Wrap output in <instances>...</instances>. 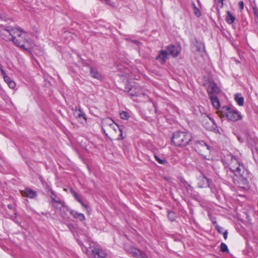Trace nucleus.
Returning <instances> with one entry per match:
<instances>
[{
    "instance_id": "dca6fc26",
    "label": "nucleus",
    "mask_w": 258,
    "mask_h": 258,
    "mask_svg": "<svg viewBox=\"0 0 258 258\" xmlns=\"http://www.w3.org/2000/svg\"><path fill=\"white\" fill-rule=\"evenodd\" d=\"M168 53L165 50H162L160 51L158 55L156 57V59L159 61L163 64L166 60L168 59Z\"/></svg>"
},
{
    "instance_id": "20e7f679",
    "label": "nucleus",
    "mask_w": 258,
    "mask_h": 258,
    "mask_svg": "<svg viewBox=\"0 0 258 258\" xmlns=\"http://www.w3.org/2000/svg\"><path fill=\"white\" fill-rule=\"evenodd\" d=\"M26 37L27 33L22 29L17 27L15 35L13 36V42L15 45L25 49V44L28 42Z\"/></svg>"
},
{
    "instance_id": "6e6552de",
    "label": "nucleus",
    "mask_w": 258,
    "mask_h": 258,
    "mask_svg": "<svg viewBox=\"0 0 258 258\" xmlns=\"http://www.w3.org/2000/svg\"><path fill=\"white\" fill-rule=\"evenodd\" d=\"M125 89L132 96L141 97L142 95L143 96L146 95V94L143 92L142 88L137 84H134V85H131L127 84Z\"/></svg>"
},
{
    "instance_id": "c9c22d12",
    "label": "nucleus",
    "mask_w": 258,
    "mask_h": 258,
    "mask_svg": "<svg viewBox=\"0 0 258 258\" xmlns=\"http://www.w3.org/2000/svg\"><path fill=\"white\" fill-rule=\"evenodd\" d=\"M71 192H72V194H73V197H74V198H75V197H77V196H78V195L77 194V193H76L75 191H74V190H72V191H71Z\"/></svg>"
},
{
    "instance_id": "bb28decb",
    "label": "nucleus",
    "mask_w": 258,
    "mask_h": 258,
    "mask_svg": "<svg viewBox=\"0 0 258 258\" xmlns=\"http://www.w3.org/2000/svg\"><path fill=\"white\" fill-rule=\"evenodd\" d=\"M119 115L121 118L123 119H127L129 118V114L126 111H121L119 113Z\"/></svg>"
},
{
    "instance_id": "ddd939ff",
    "label": "nucleus",
    "mask_w": 258,
    "mask_h": 258,
    "mask_svg": "<svg viewBox=\"0 0 258 258\" xmlns=\"http://www.w3.org/2000/svg\"><path fill=\"white\" fill-rule=\"evenodd\" d=\"M198 185L201 188L209 187V180L204 175L201 174L198 178Z\"/></svg>"
},
{
    "instance_id": "b1692460",
    "label": "nucleus",
    "mask_w": 258,
    "mask_h": 258,
    "mask_svg": "<svg viewBox=\"0 0 258 258\" xmlns=\"http://www.w3.org/2000/svg\"><path fill=\"white\" fill-rule=\"evenodd\" d=\"M235 100L239 106H242L244 103V98L239 94L235 95Z\"/></svg>"
},
{
    "instance_id": "f257e3e1",
    "label": "nucleus",
    "mask_w": 258,
    "mask_h": 258,
    "mask_svg": "<svg viewBox=\"0 0 258 258\" xmlns=\"http://www.w3.org/2000/svg\"><path fill=\"white\" fill-rule=\"evenodd\" d=\"M227 160L229 162L228 164L230 170L236 176L241 178L240 180L243 184L241 187L245 189L248 188L249 187L248 181L246 178L243 177L245 172L243 166L241 165L238 160L232 155L228 156Z\"/></svg>"
},
{
    "instance_id": "f3484780",
    "label": "nucleus",
    "mask_w": 258,
    "mask_h": 258,
    "mask_svg": "<svg viewBox=\"0 0 258 258\" xmlns=\"http://www.w3.org/2000/svg\"><path fill=\"white\" fill-rule=\"evenodd\" d=\"M21 194L23 196L27 197L30 199L34 198L37 196L36 191L29 188H26L24 190L21 191Z\"/></svg>"
},
{
    "instance_id": "c756f323",
    "label": "nucleus",
    "mask_w": 258,
    "mask_h": 258,
    "mask_svg": "<svg viewBox=\"0 0 258 258\" xmlns=\"http://www.w3.org/2000/svg\"><path fill=\"white\" fill-rule=\"evenodd\" d=\"M118 133L119 134V136L118 138H117V139L119 140L121 139H123V137H122L123 136L122 130L120 127H119L118 126Z\"/></svg>"
},
{
    "instance_id": "7ed1b4c3",
    "label": "nucleus",
    "mask_w": 258,
    "mask_h": 258,
    "mask_svg": "<svg viewBox=\"0 0 258 258\" xmlns=\"http://www.w3.org/2000/svg\"><path fill=\"white\" fill-rule=\"evenodd\" d=\"M191 140L190 134L187 132H178L175 133L172 137V141L177 146H184Z\"/></svg>"
},
{
    "instance_id": "a211bd4d",
    "label": "nucleus",
    "mask_w": 258,
    "mask_h": 258,
    "mask_svg": "<svg viewBox=\"0 0 258 258\" xmlns=\"http://www.w3.org/2000/svg\"><path fill=\"white\" fill-rule=\"evenodd\" d=\"M70 213L75 219H78L81 221L85 219V217L83 214L79 213L75 210H72L70 211Z\"/></svg>"
},
{
    "instance_id": "393cba45",
    "label": "nucleus",
    "mask_w": 258,
    "mask_h": 258,
    "mask_svg": "<svg viewBox=\"0 0 258 258\" xmlns=\"http://www.w3.org/2000/svg\"><path fill=\"white\" fill-rule=\"evenodd\" d=\"M192 6L194 14L197 17H200V16H201L202 13H201L200 10L196 7V6L194 3H192Z\"/></svg>"
},
{
    "instance_id": "423d86ee",
    "label": "nucleus",
    "mask_w": 258,
    "mask_h": 258,
    "mask_svg": "<svg viewBox=\"0 0 258 258\" xmlns=\"http://www.w3.org/2000/svg\"><path fill=\"white\" fill-rule=\"evenodd\" d=\"M17 27L5 26L0 29V37L6 41H12Z\"/></svg>"
},
{
    "instance_id": "9b49d317",
    "label": "nucleus",
    "mask_w": 258,
    "mask_h": 258,
    "mask_svg": "<svg viewBox=\"0 0 258 258\" xmlns=\"http://www.w3.org/2000/svg\"><path fill=\"white\" fill-rule=\"evenodd\" d=\"M113 124V119L111 118H106L102 121V127L104 133L106 136H108V134L106 132H111Z\"/></svg>"
},
{
    "instance_id": "4c0bfd02",
    "label": "nucleus",
    "mask_w": 258,
    "mask_h": 258,
    "mask_svg": "<svg viewBox=\"0 0 258 258\" xmlns=\"http://www.w3.org/2000/svg\"><path fill=\"white\" fill-rule=\"evenodd\" d=\"M75 200H77L78 202H81V199L79 198V197L78 196L77 197L75 198Z\"/></svg>"
},
{
    "instance_id": "a878e982",
    "label": "nucleus",
    "mask_w": 258,
    "mask_h": 258,
    "mask_svg": "<svg viewBox=\"0 0 258 258\" xmlns=\"http://www.w3.org/2000/svg\"><path fill=\"white\" fill-rule=\"evenodd\" d=\"M155 158L156 161L160 164H165L167 163L166 160L163 157L160 158L158 156L155 155Z\"/></svg>"
},
{
    "instance_id": "9d476101",
    "label": "nucleus",
    "mask_w": 258,
    "mask_h": 258,
    "mask_svg": "<svg viewBox=\"0 0 258 258\" xmlns=\"http://www.w3.org/2000/svg\"><path fill=\"white\" fill-rule=\"evenodd\" d=\"M204 85L207 88L209 96H216L220 92V89L216 84L212 81H208L204 84Z\"/></svg>"
},
{
    "instance_id": "72a5a7b5",
    "label": "nucleus",
    "mask_w": 258,
    "mask_h": 258,
    "mask_svg": "<svg viewBox=\"0 0 258 258\" xmlns=\"http://www.w3.org/2000/svg\"><path fill=\"white\" fill-rule=\"evenodd\" d=\"M1 72L2 74L3 75L4 78L5 76H7L6 72H5V71L3 69H1Z\"/></svg>"
},
{
    "instance_id": "2f4dec72",
    "label": "nucleus",
    "mask_w": 258,
    "mask_h": 258,
    "mask_svg": "<svg viewBox=\"0 0 258 258\" xmlns=\"http://www.w3.org/2000/svg\"><path fill=\"white\" fill-rule=\"evenodd\" d=\"M79 203H80L81 204V205L83 207H84L85 209H87L88 208V206L87 205H86L84 203V202H83V201L82 200H81V202H79Z\"/></svg>"
},
{
    "instance_id": "58836bf2",
    "label": "nucleus",
    "mask_w": 258,
    "mask_h": 258,
    "mask_svg": "<svg viewBox=\"0 0 258 258\" xmlns=\"http://www.w3.org/2000/svg\"><path fill=\"white\" fill-rule=\"evenodd\" d=\"M8 208L9 209L11 210V209H13V206H12V205H11V204H9V205L8 206Z\"/></svg>"
},
{
    "instance_id": "412c9836",
    "label": "nucleus",
    "mask_w": 258,
    "mask_h": 258,
    "mask_svg": "<svg viewBox=\"0 0 258 258\" xmlns=\"http://www.w3.org/2000/svg\"><path fill=\"white\" fill-rule=\"evenodd\" d=\"M209 97L211 99V101L212 102V103L213 106L217 109L218 108L220 107V103H219V100L217 99V96L215 95H214V96H211Z\"/></svg>"
},
{
    "instance_id": "cd10ccee",
    "label": "nucleus",
    "mask_w": 258,
    "mask_h": 258,
    "mask_svg": "<svg viewBox=\"0 0 258 258\" xmlns=\"http://www.w3.org/2000/svg\"><path fill=\"white\" fill-rule=\"evenodd\" d=\"M221 250L223 252H228V249L226 244L224 243H222L220 246Z\"/></svg>"
},
{
    "instance_id": "c85d7f7f",
    "label": "nucleus",
    "mask_w": 258,
    "mask_h": 258,
    "mask_svg": "<svg viewBox=\"0 0 258 258\" xmlns=\"http://www.w3.org/2000/svg\"><path fill=\"white\" fill-rule=\"evenodd\" d=\"M175 213L173 212H170L168 213V218L171 221H174L175 219Z\"/></svg>"
},
{
    "instance_id": "c03bdc74",
    "label": "nucleus",
    "mask_w": 258,
    "mask_h": 258,
    "mask_svg": "<svg viewBox=\"0 0 258 258\" xmlns=\"http://www.w3.org/2000/svg\"><path fill=\"white\" fill-rule=\"evenodd\" d=\"M218 231H219L220 232H221V229H218Z\"/></svg>"
},
{
    "instance_id": "7c9ffc66",
    "label": "nucleus",
    "mask_w": 258,
    "mask_h": 258,
    "mask_svg": "<svg viewBox=\"0 0 258 258\" xmlns=\"http://www.w3.org/2000/svg\"><path fill=\"white\" fill-rule=\"evenodd\" d=\"M239 7L240 9L241 10H243V8H244V3H243V1H240L239 3Z\"/></svg>"
},
{
    "instance_id": "473e14b6",
    "label": "nucleus",
    "mask_w": 258,
    "mask_h": 258,
    "mask_svg": "<svg viewBox=\"0 0 258 258\" xmlns=\"http://www.w3.org/2000/svg\"><path fill=\"white\" fill-rule=\"evenodd\" d=\"M79 203H80L81 204V205L83 207H84L85 209H87L88 208V206L87 205H86L84 203V202H83V201L82 200H81V202H79Z\"/></svg>"
},
{
    "instance_id": "f8f14e48",
    "label": "nucleus",
    "mask_w": 258,
    "mask_h": 258,
    "mask_svg": "<svg viewBox=\"0 0 258 258\" xmlns=\"http://www.w3.org/2000/svg\"><path fill=\"white\" fill-rule=\"evenodd\" d=\"M74 115L80 122L84 123L86 121V115L82 109L76 108L74 109Z\"/></svg>"
},
{
    "instance_id": "1a4fd4ad",
    "label": "nucleus",
    "mask_w": 258,
    "mask_h": 258,
    "mask_svg": "<svg viewBox=\"0 0 258 258\" xmlns=\"http://www.w3.org/2000/svg\"><path fill=\"white\" fill-rule=\"evenodd\" d=\"M125 249L128 253L136 258H148L146 254L132 245H126Z\"/></svg>"
},
{
    "instance_id": "2eb2a0df",
    "label": "nucleus",
    "mask_w": 258,
    "mask_h": 258,
    "mask_svg": "<svg viewBox=\"0 0 258 258\" xmlns=\"http://www.w3.org/2000/svg\"><path fill=\"white\" fill-rule=\"evenodd\" d=\"M167 50L173 57H175L179 54L181 48L177 45H169L167 47Z\"/></svg>"
},
{
    "instance_id": "4468645a",
    "label": "nucleus",
    "mask_w": 258,
    "mask_h": 258,
    "mask_svg": "<svg viewBox=\"0 0 258 258\" xmlns=\"http://www.w3.org/2000/svg\"><path fill=\"white\" fill-rule=\"evenodd\" d=\"M46 189L47 190V192L50 193V197L52 200L55 203V204H53V206L54 207H57V204H61L60 200L59 198L55 195L54 191L51 189L49 186L46 184Z\"/></svg>"
},
{
    "instance_id": "a19ab883",
    "label": "nucleus",
    "mask_w": 258,
    "mask_h": 258,
    "mask_svg": "<svg viewBox=\"0 0 258 258\" xmlns=\"http://www.w3.org/2000/svg\"><path fill=\"white\" fill-rule=\"evenodd\" d=\"M16 218V213H14V216H12V219L13 220H15L14 219Z\"/></svg>"
},
{
    "instance_id": "5701e85b",
    "label": "nucleus",
    "mask_w": 258,
    "mask_h": 258,
    "mask_svg": "<svg viewBox=\"0 0 258 258\" xmlns=\"http://www.w3.org/2000/svg\"><path fill=\"white\" fill-rule=\"evenodd\" d=\"M196 51L199 53L202 52L204 51L205 46L204 44L201 42H197L195 45Z\"/></svg>"
},
{
    "instance_id": "aec40b11",
    "label": "nucleus",
    "mask_w": 258,
    "mask_h": 258,
    "mask_svg": "<svg viewBox=\"0 0 258 258\" xmlns=\"http://www.w3.org/2000/svg\"><path fill=\"white\" fill-rule=\"evenodd\" d=\"M90 74L91 76L94 78L100 80L102 78L101 75L96 69L91 68Z\"/></svg>"
},
{
    "instance_id": "f704fd0d",
    "label": "nucleus",
    "mask_w": 258,
    "mask_h": 258,
    "mask_svg": "<svg viewBox=\"0 0 258 258\" xmlns=\"http://www.w3.org/2000/svg\"><path fill=\"white\" fill-rule=\"evenodd\" d=\"M223 236H224V238L225 239H226L227 238L228 233L227 231L224 232V233L223 234Z\"/></svg>"
},
{
    "instance_id": "39448f33",
    "label": "nucleus",
    "mask_w": 258,
    "mask_h": 258,
    "mask_svg": "<svg viewBox=\"0 0 258 258\" xmlns=\"http://www.w3.org/2000/svg\"><path fill=\"white\" fill-rule=\"evenodd\" d=\"M80 245L82 250L87 254L89 258H105L106 256V253L98 248H93L91 246L88 248L83 246L82 244Z\"/></svg>"
},
{
    "instance_id": "37998d69",
    "label": "nucleus",
    "mask_w": 258,
    "mask_h": 258,
    "mask_svg": "<svg viewBox=\"0 0 258 258\" xmlns=\"http://www.w3.org/2000/svg\"><path fill=\"white\" fill-rule=\"evenodd\" d=\"M218 231H219L220 232H221V229H218Z\"/></svg>"
},
{
    "instance_id": "4be33fe9",
    "label": "nucleus",
    "mask_w": 258,
    "mask_h": 258,
    "mask_svg": "<svg viewBox=\"0 0 258 258\" xmlns=\"http://www.w3.org/2000/svg\"><path fill=\"white\" fill-rule=\"evenodd\" d=\"M227 14L226 21L229 24L233 23L235 20V17L229 11H227Z\"/></svg>"
},
{
    "instance_id": "6ab92c4d",
    "label": "nucleus",
    "mask_w": 258,
    "mask_h": 258,
    "mask_svg": "<svg viewBox=\"0 0 258 258\" xmlns=\"http://www.w3.org/2000/svg\"><path fill=\"white\" fill-rule=\"evenodd\" d=\"M4 80L10 88L14 89L15 88V82L12 80L8 76H5Z\"/></svg>"
},
{
    "instance_id": "0eeeda50",
    "label": "nucleus",
    "mask_w": 258,
    "mask_h": 258,
    "mask_svg": "<svg viewBox=\"0 0 258 258\" xmlns=\"http://www.w3.org/2000/svg\"><path fill=\"white\" fill-rule=\"evenodd\" d=\"M195 148L196 151L205 158L209 156L211 152L210 147L202 141L197 142Z\"/></svg>"
},
{
    "instance_id": "e433bc0d",
    "label": "nucleus",
    "mask_w": 258,
    "mask_h": 258,
    "mask_svg": "<svg viewBox=\"0 0 258 258\" xmlns=\"http://www.w3.org/2000/svg\"><path fill=\"white\" fill-rule=\"evenodd\" d=\"M253 11L255 15L258 18V10L257 9H254Z\"/></svg>"
},
{
    "instance_id": "ea45409f",
    "label": "nucleus",
    "mask_w": 258,
    "mask_h": 258,
    "mask_svg": "<svg viewBox=\"0 0 258 258\" xmlns=\"http://www.w3.org/2000/svg\"><path fill=\"white\" fill-rule=\"evenodd\" d=\"M100 1H103V2L106 3L107 4H109V2L110 1V0H100Z\"/></svg>"
},
{
    "instance_id": "f03ea898",
    "label": "nucleus",
    "mask_w": 258,
    "mask_h": 258,
    "mask_svg": "<svg viewBox=\"0 0 258 258\" xmlns=\"http://www.w3.org/2000/svg\"><path fill=\"white\" fill-rule=\"evenodd\" d=\"M218 113L221 117H226L229 120L235 121L241 118L240 115L233 108L229 106H223Z\"/></svg>"
},
{
    "instance_id": "79ce46f5",
    "label": "nucleus",
    "mask_w": 258,
    "mask_h": 258,
    "mask_svg": "<svg viewBox=\"0 0 258 258\" xmlns=\"http://www.w3.org/2000/svg\"><path fill=\"white\" fill-rule=\"evenodd\" d=\"M218 231H219L220 232H221V229H218Z\"/></svg>"
}]
</instances>
